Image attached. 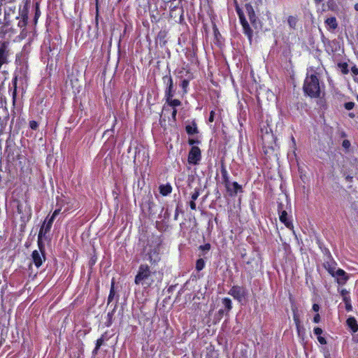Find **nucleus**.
Instances as JSON below:
<instances>
[{"instance_id": "1", "label": "nucleus", "mask_w": 358, "mask_h": 358, "mask_svg": "<svg viewBox=\"0 0 358 358\" xmlns=\"http://www.w3.org/2000/svg\"><path fill=\"white\" fill-rule=\"evenodd\" d=\"M163 274L160 272L151 271L147 264H141L135 277L134 282L141 285L145 289L151 287L155 282L162 280Z\"/></svg>"}, {"instance_id": "2", "label": "nucleus", "mask_w": 358, "mask_h": 358, "mask_svg": "<svg viewBox=\"0 0 358 358\" xmlns=\"http://www.w3.org/2000/svg\"><path fill=\"white\" fill-rule=\"evenodd\" d=\"M303 90L310 97H319L320 87L319 79L315 74H308L303 84Z\"/></svg>"}, {"instance_id": "3", "label": "nucleus", "mask_w": 358, "mask_h": 358, "mask_svg": "<svg viewBox=\"0 0 358 358\" xmlns=\"http://www.w3.org/2000/svg\"><path fill=\"white\" fill-rule=\"evenodd\" d=\"M38 245L39 250H34L31 254L33 262L37 268L40 267L45 260L44 250L41 246L40 241H38Z\"/></svg>"}, {"instance_id": "4", "label": "nucleus", "mask_w": 358, "mask_h": 358, "mask_svg": "<svg viewBox=\"0 0 358 358\" xmlns=\"http://www.w3.org/2000/svg\"><path fill=\"white\" fill-rule=\"evenodd\" d=\"M229 294L231 295L235 299L241 302L247 294L245 288L240 286H234L230 291Z\"/></svg>"}, {"instance_id": "5", "label": "nucleus", "mask_w": 358, "mask_h": 358, "mask_svg": "<svg viewBox=\"0 0 358 358\" xmlns=\"http://www.w3.org/2000/svg\"><path fill=\"white\" fill-rule=\"evenodd\" d=\"M201 159V150L197 146H192L188 155V162L196 164Z\"/></svg>"}, {"instance_id": "6", "label": "nucleus", "mask_w": 358, "mask_h": 358, "mask_svg": "<svg viewBox=\"0 0 358 358\" xmlns=\"http://www.w3.org/2000/svg\"><path fill=\"white\" fill-rule=\"evenodd\" d=\"M238 14L239 16V19L241 23V25L243 27V31L245 34L248 36L249 40L250 41L252 36V31L250 29L248 22L245 20L243 13H241L240 10H238Z\"/></svg>"}, {"instance_id": "7", "label": "nucleus", "mask_w": 358, "mask_h": 358, "mask_svg": "<svg viewBox=\"0 0 358 358\" xmlns=\"http://www.w3.org/2000/svg\"><path fill=\"white\" fill-rule=\"evenodd\" d=\"M278 212L280 213L279 218L280 222L284 223L287 228L292 229L294 228L293 224L292 222L288 220L287 212L285 210H282V203L278 205Z\"/></svg>"}, {"instance_id": "8", "label": "nucleus", "mask_w": 358, "mask_h": 358, "mask_svg": "<svg viewBox=\"0 0 358 358\" xmlns=\"http://www.w3.org/2000/svg\"><path fill=\"white\" fill-rule=\"evenodd\" d=\"M146 259L151 264H157L160 261L159 250L157 248L150 250V251L146 255Z\"/></svg>"}, {"instance_id": "9", "label": "nucleus", "mask_w": 358, "mask_h": 358, "mask_svg": "<svg viewBox=\"0 0 358 358\" xmlns=\"http://www.w3.org/2000/svg\"><path fill=\"white\" fill-rule=\"evenodd\" d=\"M164 83L167 85V89L165 92L166 99H170L173 96V82L171 76H164Z\"/></svg>"}, {"instance_id": "10", "label": "nucleus", "mask_w": 358, "mask_h": 358, "mask_svg": "<svg viewBox=\"0 0 358 358\" xmlns=\"http://www.w3.org/2000/svg\"><path fill=\"white\" fill-rule=\"evenodd\" d=\"M334 277L336 278L337 282L339 285H345L349 279L348 275L341 268L336 269Z\"/></svg>"}, {"instance_id": "11", "label": "nucleus", "mask_w": 358, "mask_h": 358, "mask_svg": "<svg viewBox=\"0 0 358 358\" xmlns=\"http://www.w3.org/2000/svg\"><path fill=\"white\" fill-rule=\"evenodd\" d=\"M54 221L53 217H50L47 222L45 221L43 226L41 227L39 234H38V241L41 238L42 236H45L46 233H48L52 227V222Z\"/></svg>"}, {"instance_id": "12", "label": "nucleus", "mask_w": 358, "mask_h": 358, "mask_svg": "<svg viewBox=\"0 0 358 358\" xmlns=\"http://www.w3.org/2000/svg\"><path fill=\"white\" fill-rule=\"evenodd\" d=\"M221 173H222L226 188L227 189L228 191L231 190L230 181L229 179L228 173L224 167H222Z\"/></svg>"}, {"instance_id": "13", "label": "nucleus", "mask_w": 358, "mask_h": 358, "mask_svg": "<svg viewBox=\"0 0 358 358\" xmlns=\"http://www.w3.org/2000/svg\"><path fill=\"white\" fill-rule=\"evenodd\" d=\"M347 324L349 327L351 328L353 332H356L358 330V324L356 320L354 317H350L347 320Z\"/></svg>"}, {"instance_id": "14", "label": "nucleus", "mask_w": 358, "mask_h": 358, "mask_svg": "<svg viewBox=\"0 0 358 358\" xmlns=\"http://www.w3.org/2000/svg\"><path fill=\"white\" fill-rule=\"evenodd\" d=\"M325 23L330 29H335L337 26L336 19L334 17H329L325 20Z\"/></svg>"}, {"instance_id": "15", "label": "nucleus", "mask_w": 358, "mask_h": 358, "mask_svg": "<svg viewBox=\"0 0 358 358\" xmlns=\"http://www.w3.org/2000/svg\"><path fill=\"white\" fill-rule=\"evenodd\" d=\"M230 187L231 190L229 192H231V194H237V192L240 190H241L242 187L241 186L236 182H230Z\"/></svg>"}, {"instance_id": "16", "label": "nucleus", "mask_w": 358, "mask_h": 358, "mask_svg": "<svg viewBox=\"0 0 358 358\" xmlns=\"http://www.w3.org/2000/svg\"><path fill=\"white\" fill-rule=\"evenodd\" d=\"M160 193L163 196H166L171 192L172 187L169 185H161L159 187Z\"/></svg>"}, {"instance_id": "17", "label": "nucleus", "mask_w": 358, "mask_h": 358, "mask_svg": "<svg viewBox=\"0 0 358 358\" xmlns=\"http://www.w3.org/2000/svg\"><path fill=\"white\" fill-rule=\"evenodd\" d=\"M222 304L225 308V310L228 313L232 308L231 300L229 298H224L222 299Z\"/></svg>"}, {"instance_id": "18", "label": "nucleus", "mask_w": 358, "mask_h": 358, "mask_svg": "<svg viewBox=\"0 0 358 358\" xmlns=\"http://www.w3.org/2000/svg\"><path fill=\"white\" fill-rule=\"evenodd\" d=\"M186 131L189 135H193L194 134H196L198 131H197V128H196V124L194 123H193L192 124L187 125L186 126Z\"/></svg>"}, {"instance_id": "19", "label": "nucleus", "mask_w": 358, "mask_h": 358, "mask_svg": "<svg viewBox=\"0 0 358 358\" xmlns=\"http://www.w3.org/2000/svg\"><path fill=\"white\" fill-rule=\"evenodd\" d=\"M247 10H248L250 21L252 23H255V22L256 20V16H255V12L253 10L251 6L247 7Z\"/></svg>"}, {"instance_id": "20", "label": "nucleus", "mask_w": 358, "mask_h": 358, "mask_svg": "<svg viewBox=\"0 0 358 358\" xmlns=\"http://www.w3.org/2000/svg\"><path fill=\"white\" fill-rule=\"evenodd\" d=\"M166 102L169 103V106L175 108L176 106H178L181 104V102L178 99H173L172 98L170 99H166Z\"/></svg>"}, {"instance_id": "21", "label": "nucleus", "mask_w": 358, "mask_h": 358, "mask_svg": "<svg viewBox=\"0 0 358 358\" xmlns=\"http://www.w3.org/2000/svg\"><path fill=\"white\" fill-rule=\"evenodd\" d=\"M343 301L345 303V308L348 311H351L352 309V305H351V301L350 297H345V299H343Z\"/></svg>"}, {"instance_id": "22", "label": "nucleus", "mask_w": 358, "mask_h": 358, "mask_svg": "<svg viewBox=\"0 0 358 358\" xmlns=\"http://www.w3.org/2000/svg\"><path fill=\"white\" fill-rule=\"evenodd\" d=\"M204 266L205 262L203 259H199L196 261V268L197 271H201L204 268Z\"/></svg>"}, {"instance_id": "23", "label": "nucleus", "mask_w": 358, "mask_h": 358, "mask_svg": "<svg viewBox=\"0 0 358 358\" xmlns=\"http://www.w3.org/2000/svg\"><path fill=\"white\" fill-rule=\"evenodd\" d=\"M27 22V17L26 15H24L22 19H20L18 22V27L20 28L25 27Z\"/></svg>"}, {"instance_id": "24", "label": "nucleus", "mask_w": 358, "mask_h": 358, "mask_svg": "<svg viewBox=\"0 0 358 358\" xmlns=\"http://www.w3.org/2000/svg\"><path fill=\"white\" fill-rule=\"evenodd\" d=\"M288 24L290 27L294 28L296 24V19L293 16H289L287 20Z\"/></svg>"}, {"instance_id": "25", "label": "nucleus", "mask_w": 358, "mask_h": 358, "mask_svg": "<svg viewBox=\"0 0 358 358\" xmlns=\"http://www.w3.org/2000/svg\"><path fill=\"white\" fill-rule=\"evenodd\" d=\"M324 267L327 269L329 273L334 277L336 273V268L334 266H331L329 264H324Z\"/></svg>"}, {"instance_id": "26", "label": "nucleus", "mask_w": 358, "mask_h": 358, "mask_svg": "<svg viewBox=\"0 0 358 358\" xmlns=\"http://www.w3.org/2000/svg\"><path fill=\"white\" fill-rule=\"evenodd\" d=\"M114 295H115L114 283L112 282L111 288H110V294H109L108 299V303L112 301V300H113V299L114 297Z\"/></svg>"}, {"instance_id": "27", "label": "nucleus", "mask_w": 358, "mask_h": 358, "mask_svg": "<svg viewBox=\"0 0 358 358\" xmlns=\"http://www.w3.org/2000/svg\"><path fill=\"white\" fill-rule=\"evenodd\" d=\"M294 320L296 326V329L298 330V332H300V320L296 314H294Z\"/></svg>"}, {"instance_id": "28", "label": "nucleus", "mask_w": 358, "mask_h": 358, "mask_svg": "<svg viewBox=\"0 0 358 358\" xmlns=\"http://www.w3.org/2000/svg\"><path fill=\"white\" fill-rule=\"evenodd\" d=\"M189 85V81L187 80H183L181 83V87L184 90V92H187V88Z\"/></svg>"}, {"instance_id": "29", "label": "nucleus", "mask_w": 358, "mask_h": 358, "mask_svg": "<svg viewBox=\"0 0 358 358\" xmlns=\"http://www.w3.org/2000/svg\"><path fill=\"white\" fill-rule=\"evenodd\" d=\"M354 106H355V103L351 102V101L348 102L345 104V108L348 110H352L354 108Z\"/></svg>"}, {"instance_id": "30", "label": "nucleus", "mask_w": 358, "mask_h": 358, "mask_svg": "<svg viewBox=\"0 0 358 358\" xmlns=\"http://www.w3.org/2000/svg\"><path fill=\"white\" fill-rule=\"evenodd\" d=\"M341 295L343 296V299H345V297H350L348 296V292L345 289H342L340 291Z\"/></svg>"}, {"instance_id": "31", "label": "nucleus", "mask_w": 358, "mask_h": 358, "mask_svg": "<svg viewBox=\"0 0 358 358\" xmlns=\"http://www.w3.org/2000/svg\"><path fill=\"white\" fill-rule=\"evenodd\" d=\"M29 126L32 129H36L38 127V123L37 122L32 120L29 122Z\"/></svg>"}, {"instance_id": "32", "label": "nucleus", "mask_w": 358, "mask_h": 358, "mask_svg": "<svg viewBox=\"0 0 358 358\" xmlns=\"http://www.w3.org/2000/svg\"><path fill=\"white\" fill-rule=\"evenodd\" d=\"M313 331H314L315 334H316L317 336H321V334L323 332L322 329L320 327H315Z\"/></svg>"}, {"instance_id": "33", "label": "nucleus", "mask_w": 358, "mask_h": 358, "mask_svg": "<svg viewBox=\"0 0 358 358\" xmlns=\"http://www.w3.org/2000/svg\"><path fill=\"white\" fill-rule=\"evenodd\" d=\"M199 196V192L198 190H195V192L192 194V201L196 200Z\"/></svg>"}, {"instance_id": "34", "label": "nucleus", "mask_w": 358, "mask_h": 358, "mask_svg": "<svg viewBox=\"0 0 358 358\" xmlns=\"http://www.w3.org/2000/svg\"><path fill=\"white\" fill-rule=\"evenodd\" d=\"M62 210L61 208H57L52 213V216L50 217H53L55 220V217L60 213Z\"/></svg>"}, {"instance_id": "35", "label": "nucleus", "mask_w": 358, "mask_h": 358, "mask_svg": "<svg viewBox=\"0 0 358 358\" xmlns=\"http://www.w3.org/2000/svg\"><path fill=\"white\" fill-rule=\"evenodd\" d=\"M317 340L320 344H326V339L324 337L318 336Z\"/></svg>"}, {"instance_id": "36", "label": "nucleus", "mask_w": 358, "mask_h": 358, "mask_svg": "<svg viewBox=\"0 0 358 358\" xmlns=\"http://www.w3.org/2000/svg\"><path fill=\"white\" fill-rule=\"evenodd\" d=\"M103 343V339L102 338H99L96 341V350H98L100 346L102 345Z\"/></svg>"}, {"instance_id": "37", "label": "nucleus", "mask_w": 358, "mask_h": 358, "mask_svg": "<svg viewBox=\"0 0 358 358\" xmlns=\"http://www.w3.org/2000/svg\"><path fill=\"white\" fill-rule=\"evenodd\" d=\"M320 315L317 313V314H316V315L314 316V317H313V322H314L315 323H318V322H320Z\"/></svg>"}, {"instance_id": "38", "label": "nucleus", "mask_w": 358, "mask_h": 358, "mask_svg": "<svg viewBox=\"0 0 358 358\" xmlns=\"http://www.w3.org/2000/svg\"><path fill=\"white\" fill-rule=\"evenodd\" d=\"M313 310L315 312H317V311H319V310H320V306H319V305H318V304H316V303L313 304Z\"/></svg>"}, {"instance_id": "39", "label": "nucleus", "mask_w": 358, "mask_h": 358, "mask_svg": "<svg viewBox=\"0 0 358 358\" xmlns=\"http://www.w3.org/2000/svg\"><path fill=\"white\" fill-rule=\"evenodd\" d=\"M210 244H206V245H203V246H201V248L202 250H210Z\"/></svg>"}, {"instance_id": "40", "label": "nucleus", "mask_w": 358, "mask_h": 358, "mask_svg": "<svg viewBox=\"0 0 358 358\" xmlns=\"http://www.w3.org/2000/svg\"><path fill=\"white\" fill-rule=\"evenodd\" d=\"M189 206H190L191 209H192V210L196 209V203H195L194 201H192L189 203Z\"/></svg>"}, {"instance_id": "41", "label": "nucleus", "mask_w": 358, "mask_h": 358, "mask_svg": "<svg viewBox=\"0 0 358 358\" xmlns=\"http://www.w3.org/2000/svg\"><path fill=\"white\" fill-rule=\"evenodd\" d=\"M343 146L345 148H348L350 146V142L347 140L343 141Z\"/></svg>"}, {"instance_id": "42", "label": "nucleus", "mask_w": 358, "mask_h": 358, "mask_svg": "<svg viewBox=\"0 0 358 358\" xmlns=\"http://www.w3.org/2000/svg\"><path fill=\"white\" fill-rule=\"evenodd\" d=\"M214 120V112L211 111L209 117V122H212Z\"/></svg>"}, {"instance_id": "43", "label": "nucleus", "mask_w": 358, "mask_h": 358, "mask_svg": "<svg viewBox=\"0 0 358 358\" xmlns=\"http://www.w3.org/2000/svg\"><path fill=\"white\" fill-rule=\"evenodd\" d=\"M22 204H20V203H19V204L17 205V212H18L19 213H20V214H21V213H22Z\"/></svg>"}, {"instance_id": "44", "label": "nucleus", "mask_w": 358, "mask_h": 358, "mask_svg": "<svg viewBox=\"0 0 358 358\" xmlns=\"http://www.w3.org/2000/svg\"><path fill=\"white\" fill-rule=\"evenodd\" d=\"M176 114H177V110L176 108H173V110L172 111V117L173 119L176 118Z\"/></svg>"}, {"instance_id": "45", "label": "nucleus", "mask_w": 358, "mask_h": 358, "mask_svg": "<svg viewBox=\"0 0 358 358\" xmlns=\"http://www.w3.org/2000/svg\"><path fill=\"white\" fill-rule=\"evenodd\" d=\"M352 72L355 74H358V69L356 67L352 68Z\"/></svg>"}, {"instance_id": "46", "label": "nucleus", "mask_w": 358, "mask_h": 358, "mask_svg": "<svg viewBox=\"0 0 358 358\" xmlns=\"http://www.w3.org/2000/svg\"><path fill=\"white\" fill-rule=\"evenodd\" d=\"M113 315V310L112 312L108 313V317L109 320H111Z\"/></svg>"}, {"instance_id": "47", "label": "nucleus", "mask_w": 358, "mask_h": 358, "mask_svg": "<svg viewBox=\"0 0 358 358\" xmlns=\"http://www.w3.org/2000/svg\"><path fill=\"white\" fill-rule=\"evenodd\" d=\"M316 3H320L323 1V0H314Z\"/></svg>"}, {"instance_id": "48", "label": "nucleus", "mask_w": 358, "mask_h": 358, "mask_svg": "<svg viewBox=\"0 0 358 358\" xmlns=\"http://www.w3.org/2000/svg\"><path fill=\"white\" fill-rule=\"evenodd\" d=\"M194 142H195V141H194V140H189V144H191V145L194 144Z\"/></svg>"}, {"instance_id": "49", "label": "nucleus", "mask_w": 358, "mask_h": 358, "mask_svg": "<svg viewBox=\"0 0 358 358\" xmlns=\"http://www.w3.org/2000/svg\"><path fill=\"white\" fill-rule=\"evenodd\" d=\"M355 9H356L357 10H358V3H357V4L355 5Z\"/></svg>"}, {"instance_id": "50", "label": "nucleus", "mask_w": 358, "mask_h": 358, "mask_svg": "<svg viewBox=\"0 0 358 358\" xmlns=\"http://www.w3.org/2000/svg\"><path fill=\"white\" fill-rule=\"evenodd\" d=\"M357 100H358V96H357Z\"/></svg>"}]
</instances>
